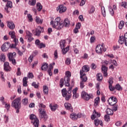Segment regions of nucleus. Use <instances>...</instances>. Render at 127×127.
<instances>
[{
  "label": "nucleus",
  "instance_id": "nucleus-25",
  "mask_svg": "<svg viewBox=\"0 0 127 127\" xmlns=\"http://www.w3.org/2000/svg\"><path fill=\"white\" fill-rule=\"evenodd\" d=\"M50 108L53 112H55L57 109H58V105L55 104L54 105H52L51 104L50 105Z\"/></svg>",
  "mask_w": 127,
  "mask_h": 127
},
{
  "label": "nucleus",
  "instance_id": "nucleus-50",
  "mask_svg": "<svg viewBox=\"0 0 127 127\" xmlns=\"http://www.w3.org/2000/svg\"><path fill=\"white\" fill-rule=\"evenodd\" d=\"M60 46L62 49L65 47V41H62L60 43Z\"/></svg>",
  "mask_w": 127,
  "mask_h": 127
},
{
  "label": "nucleus",
  "instance_id": "nucleus-11",
  "mask_svg": "<svg viewBox=\"0 0 127 127\" xmlns=\"http://www.w3.org/2000/svg\"><path fill=\"white\" fill-rule=\"evenodd\" d=\"M103 51L106 52L107 49L104 48L103 45H98L96 47V52L98 54H102Z\"/></svg>",
  "mask_w": 127,
  "mask_h": 127
},
{
  "label": "nucleus",
  "instance_id": "nucleus-5",
  "mask_svg": "<svg viewBox=\"0 0 127 127\" xmlns=\"http://www.w3.org/2000/svg\"><path fill=\"white\" fill-rule=\"evenodd\" d=\"M7 56L9 61L13 64V65H16V61H15V57H16V53L15 52L8 53Z\"/></svg>",
  "mask_w": 127,
  "mask_h": 127
},
{
  "label": "nucleus",
  "instance_id": "nucleus-53",
  "mask_svg": "<svg viewBox=\"0 0 127 127\" xmlns=\"http://www.w3.org/2000/svg\"><path fill=\"white\" fill-rule=\"evenodd\" d=\"M32 86L33 87H34L35 88V89H38V87H39V85H38V84H36V82H33L32 83Z\"/></svg>",
  "mask_w": 127,
  "mask_h": 127
},
{
  "label": "nucleus",
  "instance_id": "nucleus-20",
  "mask_svg": "<svg viewBox=\"0 0 127 127\" xmlns=\"http://www.w3.org/2000/svg\"><path fill=\"white\" fill-rule=\"evenodd\" d=\"M3 66L4 71H6V72H9L10 71V66L8 62H5Z\"/></svg>",
  "mask_w": 127,
  "mask_h": 127
},
{
  "label": "nucleus",
  "instance_id": "nucleus-60",
  "mask_svg": "<svg viewBox=\"0 0 127 127\" xmlns=\"http://www.w3.org/2000/svg\"><path fill=\"white\" fill-rule=\"evenodd\" d=\"M94 125H95L96 127L99 126V119H96L94 120Z\"/></svg>",
  "mask_w": 127,
  "mask_h": 127
},
{
  "label": "nucleus",
  "instance_id": "nucleus-16",
  "mask_svg": "<svg viewBox=\"0 0 127 127\" xmlns=\"http://www.w3.org/2000/svg\"><path fill=\"white\" fill-rule=\"evenodd\" d=\"M90 71V67L88 65H83L82 70L80 71V75L84 74V72H89Z\"/></svg>",
  "mask_w": 127,
  "mask_h": 127
},
{
  "label": "nucleus",
  "instance_id": "nucleus-40",
  "mask_svg": "<svg viewBox=\"0 0 127 127\" xmlns=\"http://www.w3.org/2000/svg\"><path fill=\"white\" fill-rule=\"evenodd\" d=\"M22 103L24 106H26L28 104V99L27 98H24L22 100Z\"/></svg>",
  "mask_w": 127,
  "mask_h": 127
},
{
  "label": "nucleus",
  "instance_id": "nucleus-61",
  "mask_svg": "<svg viewBox=\"0 0 127 127\" xmlns=\"http://www.w3.org/2000/svg\"><path fill=\"white\" fill-rule=\"evenodd\" d=\"M54 55L55 56V59H57V58H58V54L57 53V50L55 51Z\"/></svg>",
  "mask_w": 127,
  "mask_h": 127
},
{
  "label": "nucleus",
  "instance_id": "nucleus-55",
  "mask_svg": "<svg viewBox=\"0 0 127 127\" xmlns=\"http://www.w3.org/2000/svg\"><path fill=\"white\" fill-rule=\"evenodd\" d=\"M27 16L29 21H30L31 22L33 21V18H32V15H31L30 14H28L27 15Z\"/></svg>",
  "mask_w": 127,
  "mask_h": 127
},
{
  "label": "nucleus",
  "instance_id": "nucleus-8",
  "mask_svg": "<svg viewBox=\"0 0 127 127\" xmlns=\"http://www.w3.org/2000/svg\"><path fill=\"white\" fill-rule=\"evenodd\" d=\"M81 98L85 100L86 101H89L90 99H93L94 98V96L92 94H88L85 91H83L81 93Z\"/></svg>",
  "mask_w": 127,
  "mask_h": 127
},
{
  "label": "nucleus",
  "instance_id": "nucleus-27",
  "mask_svg": "<svg viewBox=\"0 0 127 127\" xmlns=\"http://www.w3.org/2000/svg\"><path fill=\"white\" fill-rule=\"evenodd\" d=\"M62 94L63 97H64V98H65V99H66V97H67V94H68V91H67L66 88H64L62 90Z\"/></svg>",
  "mask_w": 127,
  "mask_h": 127
},
{
  "label": "nucleus",
  "instance_id": "nucleus-26",
  "mask_svg": "<svg viewBox=\"0 0 127 127\" xmlns=\"http://www.w3.org/2000/svg\"><path fill=\"white\" fill-rule=\"evenodd\" d=\"M99 104H100V97H97L94 100V106L95 107H98V106H99Z\"/></svg>",
  "mask_w": 127,
  "mask_h": 127
},
{
  "label": "nucleus",
  "instance_id": "nucleus-35",
  "mask_svg": "<svg viewBox=\"0 0 127 127\" xmlns=\"http://www.w3.org/2000/svg\"><path fill=\"white\" fill-rule=\"evenodd\" d=\"M28 3L29 5L34 6V5H35V4H36V0H32V1L31 0H29Z\"/></svg>",
  "mask_w": 127,
  "mask_h": 127
},
{
  "label": "nucleus",
  "instance_id": "nucleus-23",
  "mask_svg": "<svg viewBox=\"0 0 127 127\" xmlns=\"http://www.w3.org/2000/svg\"><path fill=\"white\" fill-rule=\"evenodd\" d=\"M80 78L81 79V82H87L88 80V77L86 76V73H82V74H80Z\"/></svg>",
  "mask_w": 127,
  "mask_h": 127
},
{
  "label": "nucleus",
  "instance_id": "nucleus-39",
  "mask_svg": "<svg viewBox=\"0 0 127 127\" xmlns=\"http://www.w3.org/2000/svg\"><path fill=\"white\" fill-rule=\"evenodd\" d=\"M101 12L103 14V16L105 17H106V9H105L104 6L101 7Z\"/></svg>",
  "mask_w": 127,
  "mask_h": 127
},
{
  "label": "nucleus",
  "instance_id": "nucleus-41",
  "mask_svg": "<svg viewBox=\"0 0 127 127\" xmlns=\"http://www.w3.org/2000/svg\"><path fill=\"white\" fill-rule=\"evenodd\" d=\"M0 60L2 62H4L5 60V56H4V54H1L0 56Z\"/></svg>",
  "mask_w": 127,
  "mask_h": 127
},
{
  "label": "nucleus",
  "instance_id": "nucleus-56",
  "mask_svg": "<svg viewBox=\"0 0 127 127\" xmlns=\"http://www.w3.org/2000/svg\"><path fill=\"white\" fill-rule=\"evenodd\" d=\"M41 42L39 39H36L35 42V45L38 47L41 43Z\"/></svg>",
  "mask_w": 127,
  "mask_h": 127
},
{
  "label": "nucleus",
  "instance_id": "nucleus-18",
  "mask_svg": "<svg viewBox=\"0 0 127 127\" xmlns=\"http://www.w3.org/2000/svg\"><path fill=\"white\" fill-rule=\"evenodd\" d=\"M102 72L105 77H107V76H108V73L107 72H108V67L104 64H102Z\"/></svg>",
  "mask_w": 127,
  "mask_h": 127
},
{
  "label": "nucleus",
  "instance_id": "nucleus-52",
  "mask_svg": "<svg viewBox=\"0 0 127 127\" xmlns=\"http://www.w3.org/2000/svg\"><path fill=\"white\" fill-rule=\"evenodd\" d=\"M65 63L66 65H70V64H71V59H70V58H67Z\"/></svg>",
  "mask_w": 127,
  "mask_h": 127
},
{
  "label": "nucleus",
  "instance_id": "nucleus-32",
  "mask_svg": "<svg viewBox=\"0 0 127 127\" xmlns=\"http://www.w3.org/2000/svg\"><path fill=\"white\" fill-rule=\"evenodd\" d=\"M95 9L96 8L94 7V6H92L88 10V13L89 14H92V13H94V12H95Z\"/></svg>",
  "mask_w": 127,
  "mask_h": 127
},
{
  "label": "nucleus",
  "instance_id": "nucleus-7",
  "mask_svg": "<svg viewBox=\"0 0 127 127\" xmlns=\"http://www.w3.org/2000/svg\"><path fill=\"white\" fill-rule=\"evenodd\" d=\"M43 31H44V29L41 27V26H38L37 28L36 29V30H32V32L35 36H40L41 32H43Z\"/></svg>",
  "mask_w": 127,
  "mask_h": 127
},
{
  "label": "nucleus",
  "instance_id": "nucleus-64",
  "mask_svg": "<svg viewBox=\"0 0 127 127\" xmlns=\"http://www.w3.org/2000/svg\"><path fill=\"white\" fill-rule=\"evenodd\" d=\"M80 84L81 89H83V88L85 87V85H84V82L81 81Z\"/></svg>",
  "mask_w": 127,
  "mask_h": 127
},
{
  "label": "nucleus",
  "instance_id": "nucleus-15",
  "mask_svg": "<svg viewBox=\"0 0 127 127\" xmlns=\"http://www.w3.org/2000/svg\"><path fill=\"white\" fill-rule=\"evenodd\" d=\"M108 83L109 84V88L111 92L113 91H115V89L116 87L113 86V84L114 83V80L113 79V77H110L108 80Z\"/></svg>",
  "mask_w": 127,
  "mask_h": 127
},
{
  "label": "nucleus",
  "instance_id": "nucleus-48",
  "mask_svg": "<svg viewBox=\"0 0 127 127\" xmlns=\"http://www.w3.org/2000/svg\"><path fill=\"white\" fill-rule=\"evenodd\" d=\"M104 118H105V121L106 122H110L111 119L110 118V115H106L104 116Z\"/></svg>",
  "mask_w": 127,
  "mask_h": 127
},
{
  "label": "nucleus",
  "instance_id": "nucleus-13",
  "mask_svg": "<svg viewBox=\"0 0 127 127\" xmlns=\"http://www.w3.org/2000/svg\"><path fill=\"white\" fill-rule=\"evenodd\" d=\"M117 101L118 99H117V98L114 96H111L108 100L109 105H110V106H115Z\"/></svg>",
  "mask_w": 127,
  "mask_h": 127
},
{
  "label": "nucleus",
  "instance_id": "nucleus-12",
  "mask_svg": "<svg viewBox=\"0 0 127 127\" xmlns=\"http://www.w3.org/2000/svg\"><path fill=\"white\" fill-rule=\"evenodd\" d=\"M9 35L10 36L11 38L14 39L13 41L15 43V46H16L18 44V40L16 39V36H15V32L10 31L9 32Z\"/></svg>",
  "mask_w": 127,
  "mask_h": 127
},
{
  "label": "nucleus",
  "instance_id": "nucleus-57",
  "mask_svg": "<svg viewBox=\"0 0 127 127\" xmlns=\"http://www.w3.org/2000/svg\"><path fill=\"white\" fill-rule=\"evenodd\" d=\"M4 119H5V124L8 123V116H7L6 115H4Z\"/></svg>",
  "mask_w": 127,
  "mask_h": 127
},
{
  "label": "nucleus",
  "instance_id": "nucleus-46",
  "mask_svg": "<svg viewBox=\"0 0 127 127\" xmlns=\"http://www.w3.org/2000/svg\"><path fill=\"white\" fill-rule=\"evenodd\" d=\"M109 8L110 13L113 16V15H114L115 13V12L114 11V9L112 8L111 6H109Z\"/></svg>",
  "mask_w": 127,
  "mask_h": 127
},
{
  "label": "nucleus",
  "instance_id": "nucleus-38",
  "mask_svg": "<svg viewBox=\"0 0 127 127\" xmlns=\"http://www.w3.org/2000/svg\"><path fill=\"white\" fill-rule=\"evenodd\" d=\"M33 34L31 33V32H30L28 30H26V36H25V38H26L27 37H29L30 36H33Z\"/></svg>",
  "mask_w": 127,
  "mask_h": 127
},
{
  "label": "nucleus",
  "instance_id": "nucleus-6",
  "mask_svg": "<svg viewBox=\"0 0 127 127\" xmlns=\"http://www.w3.org/2000/svg\"><path fill=\"white\" fill-rule=\"evenodd\" d=\"M71 77V72L67 71L65 73V76H64L65 84L66 87L70 86V77Z\"/></svg>",
  "mask_w": 127,
  "mask_h": 127
},
{
  "label": "nucleus",
  "instance_id": "nucleus-31",
  "mask_svg": "<svg viewBox=\"0 0 127 127\" xmlns=\"http://www.w3.org/2000/svg\"><path fill=\"white\" fill-rule=\"evenodd\" d=\"M36 6L37 10H38V11H41L42 9V5H41V3H40V2H37L36 3Z\"/></svg>",
  "mask_w": 127,
  "mask_h": 127
},
{
  "label": "nucleus",
  "instance_id": "nucleus-34",
  "mask_svg": "<svg viewBox=\"0 0 127 127\" xmlns=\"http://www.w3.org/2000/svg\"><path fill=\"white\" fill-rule=\"evenodd\" d=\"M65 82V80L64 78H61L60 80V86L61 88H62L63 87V86H64V84Z\"/></svg>",
  "mask_w": 127,
  "mask_h": 127
},
{
  "label": "nucleus",
  "instance_id": "nucleus-33",
  "mask_svg": "<svg viewBox=\"0 0 127 127\" xmlns=\"http://www.w3.org/2000/svg\"><path fill=\"white\" fill-rule=\"evenodd\" d=\"M124 25H125V21H124L123 20L121 21L119 25V29H122Z\"/></svg>",
  "mask_w": 127,
  "mask_h": 127
},
{
  "label": "nucleus",
  "instance_id": "nucleus-22",
  "mask_svg": "<svg viewBox=\"0 0 127 127\" xmlns=\"http://www.w3.org/2000/svg\"><path fill=\"white\" fill-rule=\"evenodd\" d=\"M77 91H78L77 87L73 89V90H72L73 99H77L79 97V94L77 93Z\"/></svg>",
  "mask_w": 127,
  "mask_h": 127
},
{
  "label": "nucleus",
  "instance_id": "nucleus-2",
  "mask_svg": "<svg viewBox=\"0 0 127 127\" xmlns=\"http://www.w3.org/2000/svg\"><path fill=\"white\" fill-rule=\"evenodd\" d=\"M39 107L40 108L39 109V119L41 121V120H43L44 122H46L48 119V116H47V113H46V111H45V110L44 109L46 108V106H45V105L43 104L42 103H39Z\"/></svg>",
  "mask_w": 127,
  "mask_h": 127
},
{
  "label": "nucleus",
  "instance_id": "nucleus-9",
  "mask_svg": "<svg viewBox=\"0 0 127 127\" xmlns=\"http://www.w3.org/2000/svg\"><path fill=\"white\" fill-rule=\"evenodd\" d=\"M119 43L121 45L125 43V45L127 46V33L125 34L124 36H121L119 37Z\"/></svg>",
  "mask_w": 127,
  "mask_h": 127
},
{
  "label": "nucleus",
  "instance_id": "nucleus-42",
  "mask_svg": "<svg viewBox=\"0 0 127 127\" xmlns=\"http://www.w3.org/2000/svg\"><path fill=\"white\" fill-rule=\"evenodd\" d=\"M97 77L98 81H102V80H103V76H102L101 73H98L97 74Z\"/></svg>",
  "mask_w": 127,
  "mask_h": 127
},
{
  "label": "nucleus",
  "instance_id": "nucleus-4",
  "mask_svg": "<svg viewBox=\"0 0 127 127\" xmlns=\"http://www.w3.org/2000/svg\"><path fill=\"white\" fill-rule=\"evenodd\" d=\"M29 119L31 121V124H33L35 127H39V120L37 119V117L34 114H31L29 116Z\"/></svg>",
  "mask_w": 127,
  "mask_h": 127
},
{
  "label": "nucleus",
  "instance_id": "nucleus-49",
  "mask_svg": "<svg viewBox=\"0 0 127 127\" xmlns=\"http://www.w3.org/2000/svg\"><path fill=\"white\" fill-rule=\"evenodd\" d=\"M7 7H9L11 8L12 7V2L10 1H8L6 4Z\"/></svg>",
  "mask_w": 127,
  "mask_h": 127
},
{
  "label": "nucleus",
  "instance_id": "nucleus-19",
  "mask_svg": "<svg viewBox=\"0 0 127 127\" xmlns=\"http://www.w3.org/2000/svg\"><path fill=\"white\" fill-rule=\"evenodd\" d=\"M100 117H101V114L99 113V112H97L94 110L93 114L91 116V120H94L95 118H100Z\"/></svg>",
  "mask_w": 127,
  "mask_h": 127
},
{
  "label": "nucleus",
  "instance_id": "nucleus-17",
  "mask_svg": "<svg viewBox=\"0 0 127 127\" xmlns=\"http://www.w3.org/2000/svg\"><path fill=\"white\" fill-rule=\"evenodd\" d=\"M64 106L66 110H68L70 112H71V113L73 112V107H72V105H71V104L66 102L64 103Z\"/></svg>",
  "mask_w": 127,
  "mask_h": 127
},
{
  "label": "nucleus",
  "instance_id": "nucleus-59",
  "mask_svg": "<svg viewBox=\"0 0 127 127\" xmlns=\"http://www.w3.org/2000/svg\"><path fill=\"white\" fill-rule=\"evenodd\" d=\"M96 40V37L95 36H92L90 38V42L93 43Z\"/></svg>",
  "mask_w": 127,
  "mask_h": 127
},
{
  "label": "nucleus",
  "instance_id": "nucleus-36",
  "mask_svg": "<svg viewBox=\"0 0 127 127\" xmlns=\"http://www.w3.org/2000/svg\"><path fill=\"white\" fill-rule=\"evenodd\" d=\"M26 39H27V42L30 43L32 41H33L34 40V38L32 37V36H30V37H27V38H25Z\"/></svg>",
  "mask_w": 127,
  "mask_h": 127
},
{
  "label": "nucleus",
  "instance_id": "nucleus-44",
  "mask_svg": "<svg viewBox=\"0 0 127 127\" xmlns=\"http://www.w3.org/2000/svg\"><path fill=\"white\" fill-rule=\"evenodd\" d=\"M43 91H44V94H48V87H47V86H44Z\"/></svg>",
  "mask_w": 127,
  "mask_h": 127
},
{
  "label": "nucleus",
  "instance_id": "nucleus-21",
  "mask_svg": "<svg viewBox=\"0 0 127 127\" xmlns=\"http://www.w3.org/2000/svg\"><path fill=\"white\" fill-rule=\"evenodd\" d=\"M58 10H59L60 13H63L67 10V8L63 5H60L59 6Z\"/></svg>",
  "mask_w": 127,
  "mask_h": 127
},
{
  "label": "nucleus",
  "instance_id": "nucleus-47",
  "mask_svg": "<svg viewBox=\"0 0 127 127\" xmlns=\"http://www.w3.org/2000/svg\"><path fill=\"white\" fill-rule=\"evenodd\" d=\"M38 48L41 49L42 48H45V44H43V43H41L38 46Z\"/></svg>",
  "mask_w": 127,
  "mask_h": 127
},
{
  "label": "nucleus",
  "instance_id": "nucleus-43",
  "mask_svg": "<svg viewBox=\"0 0 127 127\" xmlns=\"http://www.w3.org/2000/svg\"><path fill=\"white\" fill-rule=\"evenodd\" d=\"M120 5H121V6L124 7V8H127V2L126 1H123L122 2L120 3Z\"/></svg>",
  "mask_w": 127,
  "mask_h": 127
},
{
  "label": "nucleus",
  "instance_id": "nucleus-1",
  "mask_svg": "<svg viewBox=\"0 0 127 127\" xmlns=\"http://www.w3.org/2000/svg\"><path fill=\"white\" fill-rule=\"evenodd\" d=\"M61 19L60 17H57L56 18L55 21L53 20L51 21V24L54 28H56V29H58L60 30V29H62L64 26H65V27H68L70 25V21L69 19H65L64 22H61L60 20Z\"/></svg>",
  "mask_w": 127,
  "mask_h": 127
},
{
  "label": "nucleus",
  "instance_id": "nucleus-10",
  "mask_svg": "<svg viewBox=\"0 0 127 127\" xmlns=\"http://www.w3.org/2000/svg\"><path fill=\"white\" fill-rule=\"evenodd\" d=\"M82 113H72L70 114V118L72 121H77L78 119H81Z\"/></svg>",
  "mask_w": 127,
  "mask_h": 127
},
{
  "label": "nucleus",
  "instance_id": "nucleus-45",
  "mask_svg": "<svg viewBox=\"0 0 127 127\" xmlns=\"http://www.w3.org/2000/svg\"><path fill=\"white\" fill-rule=\"evenodd\" d=\"M35 20L37 23L38 24L40 23V24H42V20H41V19H40V18H39V17L37 16L36 17Z\"/></svg>",
  "mask_w": 127,
  "mask_h": 127
},
{
  "label": "nucleus",
  "instance_id": "nucleus-58",
  "mask_svg": "<svg viewBox=\"0 0 127 127\" xmlns=\"http://www.w3.org/2000/svg\"><path fill=\"white\" fill-rule=\"evenodd\" d=\"M28 77L29 78L32 79V78H33L34 76L33 75V73H32V72H29L28 73Z\"/></svg>",
  "mask_w": 127,
  "mask_h": 127
},
{
  "label": "nucleus",
  "instance_id": "nucleus-29",
  "mask_svg": "<svg viewBox=\"0 0 127 127\" xmlns=\"http://www.w3.org/2000/svg\"><path fill=\"white\" fill-rule=\"evenodd\" d=\"M106 113L109 116H113L114 115V111L110 108L107 109Z\"/></svg>",
  "mask_w": 127,
  "mask_h": 127
},
{
  "label": "nucleus",
  "instance_id": "nucleus-28",
  "mask_svg": "<svg viewBox=\"0 0 127 127\" xmlns=\"http://www.w3.org/2000/svg\"><path fill=\"white\" fill-rule=\"evenodd\" d=\"M49 66V65L48 64L45 63L41 66V70H43V71H46L47 70V68Z\"/></svg>",
  "mask_w": 127,
  "mask_h": 127
},
{
  "label": "nucleus",
  "instance_id": "nucleus-30",
  "mask_svg": "<svg viewBox=\"0 0 127 127\" xmlns=\"http://www.w3.org/2000/svg\"><path fill=\"white\" fill-rule=\"evenodd\" d=\"M71 91L70 90H67V95L66 97L65 100L66 101H69V100H70V99H71V97H72V94H71Z\"/></svg>",
  "mask_w": 127,
  "mask_h": 127
},
{
  "label": "nucleus",
  "instance_id": "nucleus-3",
  "mask_svg": "<svg viewBox=\"0 0 127 127\" xmlns=\"http://www.w3.org/2000/svg\"><path fill=\"white\" fill-rule=\"evenodd\" d=\"M11 107L16 110V114L19 113V110L21 108V98L20 97L15 99L11 103Z\"/></svg>",
  "mask_w": 127,
  "mask_h": 127
},
{
  "label": "nucleus",
  "instance_id": "nucleus-51",
  "mask_svg": "<svg viewBox=\"0 0 127 127\" xmlns=\"http://www.w3.org/2000/svg\"><path fill=\"white\" fill-rule=\"evenodd\" d=\"M115 89H116V90H118V91H122V90H123V88L121 87V85L119 84L116 85Z\"/></svg>",
  "mask_w": 127,
  "mask_h": 127
},
{
  "label": "nucleus",
  "instance_id": "nucleus-14",
  "mask_svg": "<svg viewBox=\"0 0 127 127\" xmlns=\"http://www.w3.org/2000/svg\"><path fill=\"white\" fill-rule=\"evenodd\" d=\"M9 47H10V43L6 42L1 46V49L2 51L5 52V51H7L9 49Z\"/></svg>",
  "mask_w": 127,
  "mask_h": 127
},
{
  "label": "nucleus",
  "instance_id": "nucleus-54",
  "mask_svg": "<svg viewBox=\"0 0 127 127\" xmlns=\"http://www.w3.org/2000/svg\"><path fill=\"white\" fill-rule=\"evenodd\" d=\"M16 75L17 76H21V71H20V67H18Z\"/></svg>",
  "mask_w": 127,
  "mask_h": 127
},
{
  "label": "nucleus",
  "instance_id": "nucleus-24",
  "mask_svg": "<svg viewBox=\"0 0 127 127\" xmlns=\"http://www.w3.org/2000/svg\"><path fill=\"white\" fill-rule=\"evenodd\" d=\"M7 26L10 29H14L15 25L13 23V22H8L7 23Z\"/></svg>",
  "mask_w": 127,
  "mask_h": 127
},
{
  "label": "nucleus",
  "instance_id": "nucleus-62",
  "mask_svg": "<svg viewBox=\"0 0 127 127\" xmlns=\"http://www.w3.org/2000/svg\"><path fill=\"white\" fill-rule=\"evenodd\" d=\"M91 69H96L97 68V65L94 63H92L91 65Z\"/></svg>",
  "mask_w": 127,
  "mask_h": 127
},
{
  "label": "nucleus",
  "instance_id": "nucleus-63",
  "mask_svg": "<svg viewBox=\"0 0 127 127\" xmlns=\"http://www.w3.org/2000/svg\"><path fill=\"white\" fill-rule=\"evenodd\" d=\"M5 108L7 109V111H8V110H9V109L10 108V104H6L5 105Z\"/></svg>",
  "mask_w": 127,
  "mask_h": 127
},
{
  "label": "nucleus",
  "instance_id": "nucleus-37",
  "mask_svg": "<svg viewBox=\"0 0 127 127\" xmlns=\"http://www.w3.org/2000/svg\"><path fill=\"white\" fill-rule=\"evenodd\" d=\"M63 51V54L65 55L67 53V52H68V51H69V47H66V48H63V49L62 50Z\"/></svg>",
  "mask_w": 127,
  "mask_h": 127
}]
</instances>
